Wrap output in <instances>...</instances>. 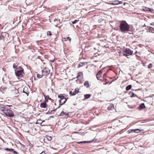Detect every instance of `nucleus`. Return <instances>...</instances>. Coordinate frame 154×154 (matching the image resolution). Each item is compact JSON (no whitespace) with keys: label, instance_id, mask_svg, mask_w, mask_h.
I'll return each mask as SVG.
<instances>
[{"label":"nucleus","instance_id":"13","mask_svg":"<svg viewBox=\"0 0 154 154\" xmlns=\"http://www.w3.org/2000/svg\"><path fill=\"white\" fill-rule=\"evenodd\" d=\"M93 141H81L80 142H77V143L78 144H81L82 143H91Z\"/></svg>","mask_w":154,"mask_h":154},{"label":"nucleus","instance_id":"18","mask_svg":"<svg viewBox=\"0 0 154 154\" xmlns=\"http://www.w3.org/2000/svg\"><path fill=\"white\" fill-rule=\"evenodd\" d=\"M91 95L90 94H86L85 95V99H86L89 98L91 97Z\"/></svg>","mask_w":154,"mask_h":154},{"label":"nucleus","instance_id":"24","mask_svg":"<svg viewBox=\"0 0 154 154\" xmlns=\"http://www.w3.org/2000/svg\"><path fill=\"white\" fill-rule=\"evenodd\" d=\"M83 75V74L82 72H79L78 73V76H77L76 78H78L79 77L81 76H82Z\"/></svg>","mask_w":154,"mask_h":154},{"label":"nucleus","instance_id":"38","mask_svg":"<svg viewBox=\"0 0 154 154\" xmlns=\"http://www.w3.org/2000/svg\"><path fill=\"white\" fill-rule=\"evenodd\" d=\"M52 111H50V112L49 111L48 112H46V114H51Z\"/></svg>","mask_w":154,"mask_h":154},{"label":"nucleus","instance_id":"32","mask_svg":"<svg viewBox=\"0 0 154 154\" xmlns=\"http://www.w3.org/2000/svg\"><path fill=\"white\" fill-rule=\"evenodd\" d=\"M17 66V63H14L13 65V67L14 68H15Z\"/></svg>","mask_w":154,"mask_h":154},{"label":"nucleus","instance_id":"17","mask_svg":"<svg viewBox=\"0 0 154 154\" xmlns=\"http://www.w3.org/2000/svg\"><path fill=\"white\" fill-rule=\"evenodd\" d=\"M149 28V31L150 32H151L152 33H154V29L150 26L148 27Z\"/></svg>","mask_w":154,"mask_h":154},{"label":"nucleus","instance_id":"25","mask_svg":"<svg viewBox=\"0 0 154 154\" xmlns=\"http://www.w3.org/2000/svg\"><path fill=\"white\" fill-rule=\"evenodd\" d=\"M5 150L6 151H9L10 152H12V151L13 150V149H9L8 148H5Z\"/></svg>","mask_w":154,"mask_h":154},{"label":"nucleus","instance_id":"33","mask_svg":"<svg viewBox=\"0 0 154 154\" xmlns=\"http://www.w3.org/2000/svg\"><path fill=\"white\" fill-rule=\"evenodd\" d=\"M102 73V72L101 70L99 71L97 73V75H101Z\"/></svg>","mask_w":154,"mask_h":154},{"label":"nucleus","instance_id":"9","mask_svg":"<svg viewBox=\"0 0 154 154\" xmlns=\"http://www.w3.org/2000/svg\"><path fill=\"white\" fill-rule=\"evenodd\" d=\"M145 107L144 103H142L137 108L139 110H141Z\"/></svg>","mask_w":154,"mask_h":154},{"label":"nucleus","instance_id":"2","mask_svg":"<svg viewBox=\"0 0 154 154\" xmlns=\"http://www.w3.org/2000/svg\"><path fill=\"white\" fill-rule=\"evenodd\" d=\"M12 105H7L6 107H2L0 108V110L5 114L7 116L10 117H13L14 116V114L13 111L11 108H9L7 106L10 107Z\"/></svg>","mask_w":154,"mask_h":154},{"label":"nucleus","instance_id":"41","mask_svg":"<svg viewBox=\"0 0 154 154\" xmlns=\"http://www.w3.org/2000/svg\"><path fill=\"white\" fill-rule=\"evenodd\" d=\"M147 9H148V10H149V11H151V10L149 8H147Z\"/></svg>","mask_w":154,"mask_h":154},{"label":"nucleus","instance_id":"42","mask_svg":"<svg viewBox=\"0 0 154 154\" xmlns=\"http://www.w3.org/2000/svg\"><path fill=\"white\" fill-rule=\"evenodd\" d=\"M43 95H44V97H46V95L44 93H43Z\"/></svg>","mask_w":154,"mask_h":154},{"label":"nucleus","instance_id":"4","mask_svg":"<svg viewBox=\"0 0 154 154\" xmlns=\"http://www.w3.org/2000/svg\"><path fill=\"white\" fill-rule=\"evenodd\" d=\"M133 51L129 48H126L125 51H123V55L126 56H128L129 55H132Z\"/></svg>","mask_w":154,"mask_h":154},{"label":"nucleus","instance_id":"40","mask_svg":"<svg viewBox=\"0 0 154 154\" xmlns=\"http://www.w3.org/2000/svg\"><path fill=\"white\" fill-rule=\"evenodd\" d=\"M23 93H26V94H27V95H28V93H26L25 92V91H24V90H23Z\"/></svg>","mask_w":154,"mask_h":154},{"label":"nucleus","instance_id":"20","mask_svg":"<svg viewBox=\"0 0 154 154\" xmlns=\"http://www.w3.org/2000/svg\"><path fill=\"white\" fill-rule=\"evenodd\" d=\"M58 97L60 99V100L63 99H65V98L64 97V96L62 95V94H60V95H58Z\"/></svg>","mask_w":154,"mask_h":154},{"label":"nucleus","instance_id":"10","mask_svg":"<svg viewBox=\"0 0 154 154\" xmlns=\"http://www.w3.org/2000/svg\"><path fill=\"white\" fill-rule=\"evenodd\" d=\"M47 104L45 102L42 103L40 105V107L42 108H46V107Z\"/></svg>","mask_w":154,"mask_h":154},{"label":"nucleus","instance_id":"29","mask_svg":"<svg viewBox=\"0 0 154 154\" xmlns=\"http://www.w3.org/2000/svg\"><path fill=\"white\" fill-rule=\"evenodd\" d=\"M47 35L51 36V35L52 34L51 31H48L47 32Z\"/></svg>","mask_w":154,"mask_h":154},{"label":"nucleus","instance_id":"5","mask_svg":"<svg viewBox=\"0 0 154 154\" xmlns=\"http://www.w3.org/2000/svg\"><path fill=\"white\" fill-rule=\"evenodd\" d=\"M50 72V70L48 68H45L42 71V74L46 76L48 75Z\"/></svg>","mask_w":154,"mask_h":154},{"label":"nucleus","instance_id":"11","mask_svg":"<svg viewBox=\"0 0 154 154\" xmlns=\"http://www.w3.org/2000/svg\"><path fill=\"white\" fill-rule=\"evenodd\" d=\"M114 108V105L112 104H111L109 106L107 109L108 110H110L113 109Z\"/></svg>","mask_w":154,"mask_h":154},{"label":"nucleus","instance_id":"43","mask_svg":"<svg viewBox=\"0 0 154 154\" xmlns=\"http://www.w3.org/2000/svg\"><path fill=\"white\" fill-rule=\"evenodd\" d=\"M54 118V116H50V118Z\"/></svg>","mask_w":154,"mask_h":154},{"label":"nucleus","instance_id":"3","mask_svg":"<svg viewBox=\"0 0 154 154\" xmlns=\"http://www.w3.org/2000/svg\"><path fill=\"white\" fill-rule=\"evenodd\" d=\"M23 69L22 68L19 70H15V74L19 79L23 77L24 75Z\"/></svg>","mask_w":154,"mask_h":154},{"label":"nucleus","instance_id":"1","mask_svg":"<svg viewBox=\"0 0 154 154\" xmlns=\"http://www.w3.org/2000/svg\"><path fill=\"white\" fill-rule=\"evenodd\" d=\"M119 28L120 31L122 33H126L130 31V26L125 20L119 21Z\"/></svg>","mask_w":154,"mask_h":154},{"label":"nucleus","instance_id":"22","mask_svg":"<svg viewBox=\"0 0 154 154\" xmlns=\"http://www.w3.org/2000/svg\"><path fill=\"white\" fill-rule=\"evenodd\" d=\"M96 76L97 79L98 80H101L102 79H101L102 78V77H101L100 75H96Z\"/></svg>","mask_w":154,"mask_h":154},{"label":"nucleus","instance_id":"23","mask_svg":"<svg viewBox=\"0 0 154 154\" xmlns=\"http://www.w3.org/2000/svg\"><path fill=\"white\" fill-rule=\"evenodd\" d=\"M131 94V97H134L136 96V95H135L134 94L133 92H130L129 93V94Z\"/></svg>","mask_w":154,"mask_h":154},{"label":"nucleus","instance_id":"31","mask_svg":"<svg viewBox=\"0 0 154 154\" xmlns=\"http://www.w3.org/2000/svg\"><path fill=\"white\" fill-rule=\"evenodd\" d=\"M133 130L134 131V132L135 133H138L140 131V130L139 129H137L136 130Z\"/></svg>","mask_w":154,"mask_h":154},{"label":"nucleus","instance_id":"39","mask_svg":"<svg viewBox=\"0 0 154 154\" xmlns=\"http://www.w3.org/2000/svg\"><path fill=\"white\" fill-rule=\"evenodd\" d=\"M102 20L101 19H99V20H98V21H99V22H101V20Z\"/></svg>","mask_w":154,"mask_h":154},{"label":"nucleus","instance_id":"8","mask_svg":"<svg viewBox=\"0 0 154 154\" xmlns=\"http://www.w3.org/2000/svg\"><path fill=\"white\" fill-rule=\"evenodd\" d=\"M88 63V62H80L78 65V67H80L85 65Z\"/></svg>","mask_w":154,"mask_h":154},{"label":"nucleus","instance_id":"16","mask_svg":"<svg viewBox=\"0 0 154 154\" xmlns=\"http://www.w3.org/2000/svg\"><path fill=\"white\" fill-rule=\"evenodd\" d=\"M114 2H118V3H112V4L113 5H118L119 4H122L123 3L122 2L120 1H119L118 0L115 1Z\"/></svg>","mask_w":154,"mask_h":154},{"label":"nucleus","instance_id":"6","mask_svg":"<svg viewBox=\"0 0 154 154\" xmlns=\"http://www.w3.org/2000/svg\"><path fill=\"white\" fill-rule=\"evenodd\" d=\"M63 20V18L62 17H61L59 18L57 17V18H56L54 19V22L55 24L57 25L59 24L60 23H61Z\"/></svg>","mask_w":154,"mask_h":154},{"label":"nucleus","instance_id":"35","mask_svg":"<svg viewBox=\"0 0 154 154\" xmlns=\"http://www.w3.org/2000/svg\"><path fill=\"white\" fill-rule=\"evenodd\" d=\"M40 154H48L45 151H43L40 153Z\"/></svg>","mask_w":154,"mask_h":154},{"label":"nucleus","instance_id":"30","mask_svg":"<svg viewBox=\"0 0 154 154\" xmlns=\"http://www.w3.org/2000/svg\"><path fill=\"white\" fill-rule=\"evenodd\" d=\"M45 99L46 100H47L48 99H51V98L49 97L48 96H46V97H45Z\"/></svg>","mask_w":154,"mask_h":154},{"label":"nucleus","instance_id":"34","mask_svg":"<svg viewBox=\"0 0 154 154\" xmlns=\"http://www.w3.org/2000/svg\"><path fill=\"white\" fill-rule=\"evenodd\" d=\"M152 66V64L151 63H150L148 66V67L149 68H151Z\"/></svg>","mask_w":154,"mask_h":154},{"label":"nucleus","instance_id":"12","mask_svg":"<svg viewBox=\"0 0 154 154\" xmlns=\"http://www.w3.org/2000/svg\"><path fill=\"white\" fill-rule=\"evenodd\" d=\"M68 115L69 113H66V112H64L63 111H62L60 114V116H63L64 115H65V116H67Z\"/></svg>","mask_w":154,"mask_h":154},{"label":"nucleus","instance_id":"44","mask_svg":"<svg viewBox=\"0 0 154 154\" xmlns=\"http://www.w3.org/2000/svg\"><path fill=\"white\" fill-rule=\"evenodd\" d=\"M118 3V2H114V3Z\"/></svg>","mask_w":154,"mask_h":154},{"label":"nucleus","instance_id":"14","mask_svg":"<svg viewBox=\"0 0 154 154\" xmlns=\"http://www.w3.org/2000/svg\"><path fill=\"white\" fill-rule=\"evenodd\" d=\"M78 93L75 91H74L73 92H72V91H70L69 92V94L71 96L75 95L76 94Z\"/></svg>","mask_w":154,"mask_h":154},{"label":"nucleus","instance_id":"36","mask_svg":"<svg viewBox=\"0 0 154 154\" xmlns=\"http://www.w3.org/2000/svg\"><path fill=\"white\" fill-rule=\"evenodd\" d=\"M12 152L14 154H18V153L16 151L14 150V149H13V150L12 151Z\"/></svg>","mask_w":154,"mask_h":154},{"label":"nucleus","instance_id":"21","mask_svg":"<svg viewBox=\"0 0 154 154\" xmlns=\"http://www.w3.org/2000/svg\"><path fill=\"white\" fill-rule=\"evenodd\" d=\"M132 86L131 85H129L127 86L126 88V89L127 91L130 90Z\"/></svg>","mask_w":154,"mask_h":154},{"label":"nucleus","instance_id":"26","mask_svg":"<svg viewBox=\"0 0 154 154\" xmlns=\"http://www.w3.org/2000/svg\"><path fill=\"white\" fill-rule=\"evenodd\" d=\"M43 75H44L42 74V75H40L38 74H37V77L38 78H41L43 77Z\"/></svg>","mask_w":154,"mask_h":154},{"label":"nucleus","instance_id":"19","mask_svg":"<svg viewBox=\"0 0 154 154\" xmlns=\"http://www.w3.org/2000/svg\"><path fill=\"white\" fill-rule=\"evenodd\" d=\"M44 121H42V120H41L40 119H38V120H37V121L36 122V124H42V122H43Z\"/></svg>","mask_w":154,"mask_h":154},{"label":"nucleus","instance_id":"27","mask_svg":"<svg viewBox=\"0 0 154 154\" xmlns=\"http://www.w3.org/2000/svg\"><path fill=\"white\" fill-rule=\"evenodd\" d=\"M64 39H65L64 40L65 41H67L68 40L70 41L71 40V39L69 37H67L66 38H64Z\"/></svg>","mask_w":154,"mask_h":154},{"label":"nucleus","instance_id":"46","mask_svg":"<svg viewBox=\"0 0 154 154\" xmlns=\"http://www.w3.org/2000/svg\"><path fill=\"white\" fill-rule=\"evenodd\" d=\"M136 52H135V54H136Z\"/></svg>","mask_w":154,"mask_h":154},{"label":"nucleus","instance_id":"37","mask_svg":"<svg viewBox=\"0 0 154 154\" xmlns=\"http://www.w3.org/2000/svg\"><path fill=\"white\" fill-rule=\"evenodd\" d=\"M78 20H75L74 21L72 22V24H75V23L77 22H78Z\"/></svg>","mask_w":154,"mask_h":154},{"label":"nucleus","instance_id":"28","mask_svg":"<svg viewBox=\"0 0 154 154\" xmlns=\"http://www.w3.org/2000/svg\"><path fill=\"white\" fill-rule=\"evenodd\" d=\"M46 137L47 139H48V141H50V140H51V137L50 136H49L47 135L46 136Z\"/></svg>","mask_w":154,"mask_h":154},{"label":"nucleus","instance_id":"45","mask_svg":"<svg viewBox=\"0 0 154 154\" xmlns=\"http://www.w3.org/2000/svg\"><path fill=\"white\" fill-rule=\"evenodd\" d=\"M106 80H107V79H105V81Z\"/></svg>","mask_w":154,"mask_h":154},{"label":"nucleus","instance_id":"7","mask_svg":"<svg viewBox=\"0 0 154 154\" xmlns=\"http://www.w3.org/2000/svg\"><path fill=\"white\" fill-rule=\"evenodd\" d=\"M67 99L66 98L63 99L62 100H60L59 101V105L61 106L62 105L64 104L66 101Z\"/></svg>","mask_w":154,"mask_h":154},{"label":"nucleus","instance_id":"15","mask_svg":"<svg viewBox=\"0 0 154 154\" xmlns=\"http://www.w3.org/2000/svg\"><path fill=\"white\" fill-rule=\"evenodd\" d=\"M84 85L86 88H88L89 87V82L88 81H86L85 82Z\"/></svg>","mask_w":154,"mask_h":154}]
</instances>
